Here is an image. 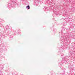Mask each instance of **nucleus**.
I'll return each instance as SVG.
<instances>
[{"mask_svg":"<svg viewBox=\"0 0 75 75\" xmlns=\"http://www.w3.org/2000/svg\"><path fill=\"white\" fill-rule=\"evenodd\" d=\"M26 8H27V9H28L29 10L30 8V6L28 5L26 6Z\"/></svg>","mask_w":75,"mask_h":75,"instance_id":"obj_1","label":"nucleus"},{"mask_svg":"<svg viewBox=\"0 0 75 75\" xmlns=\"http://www.w3.org/2000/svg\"><path fill=\"white\" fill-rule=\"evenodd\" d=\"M6 29H8V28H9V26L7 25L6 26Z\"/></svg>","mask_w":75,"mask_h":75,"instance_id":"obj_2","label":"nucleus"},{"mask_svg":"<svg viewBox=\"0 0 75 75\" xmlns=\"http://www.w3.org/2000/svg\"><path fill=\"white\" fill-rule=\"evenodd\" d=\"M50 1H49V0H47V4H49V3H50Z\"/></svg>","mask_w":75,"mask_h":75,"instance_id":"obj_3","label":"nucleus"},{"mask_svg":"<svg viewBox=\"0 0 75 75\" xmlns=\"http://www.w3.org/2000/svg\"><path fill=\"white\" fill-rule=\"evenodd\" d=\"M9 38H13V36L11 35H9Z\"/></svg>","mask_w":75,"mask_h":75,"instance_id":"obj_4","label":"nucleus"},{"mask_svg":"<svg viewBox=\"0 0 75 75\" xmlns=\"http://www.w3.org/2000/svg\"><path fill=\"white\" fill-rule=\"evenodd\" d=\"M69 21H72V19L71 18H69Z\"/></svg>","mask_w":75,"mask_h":75,"instance_id":"obj_5","label":"nucleus"},{"mask_svg":"<svg viewBox=\"0 0 75 75\" xmlns=\"http://www.w3.org/2000/svg\"><path fill=\"white\" fill-rule=\"evenodd\" d=\"M9 34H10V32H9V31L8 32V35H9Z\"/></svg>","mask_w":75,"mask_h":75,"instance_id":"obj_6","label":"nucleus"},{"mask_svg":"<svg viewBox=\"0 0 75 75\" xmlns=\"http://www.w3.org/2000/svg\"><path fill=\"white\" fill-rule=\"evenodd\" d=\"M65 40H66V41H67V38H65V39H64Z\"/></svg>","mask_w":75,"mask_h":75,"instance_id":"obj_7","label":"nucleus"},{"mask_svg":"<svg viewBox=\"0 0 75 75\" xmlns=\"http://www.w3.org/2000/svg\"><path fill=\"white\" fill-rule=\"evenodd\" d=\"M62 30H63V31H65V29L63 28V29H62Z\"/></svg>","mask_w":75,"mask_h":75,"instance_id":"obj_8","label":"nucleus"},{"mask_svg":"<svg viewBox=\"0 0 75 75\" xmlns=\"http://www.w3.org/2000/svg\"><path fill=\"white\" fill-rule=\"evenodd\" d=\"M67 62H68V61H67Z\"/></svg>","mask_w":75,"mask_h":75,"instance_id":"obj_9","label":"nucleus"}]
</instances>
